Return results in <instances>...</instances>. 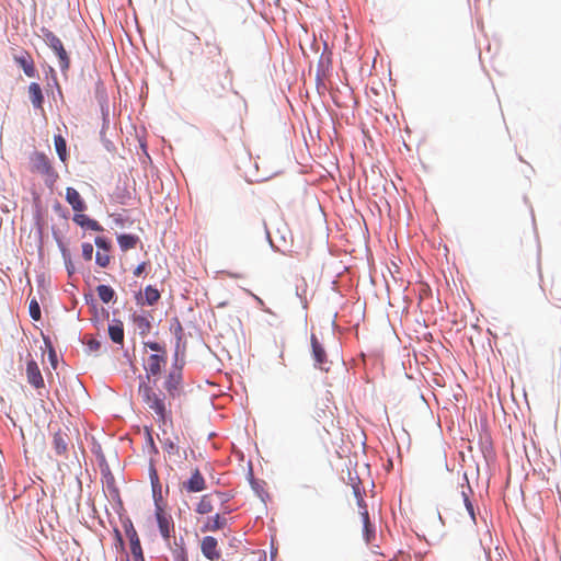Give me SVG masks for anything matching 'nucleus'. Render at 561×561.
Masks as SVG:
<instances>
[{
	"instance_id": "nucleus-13",
	"label": "nucleus",
	"mask_w": 561,
	"mask_h": 561,
	"mask_svg": "<svg viewBox=\"0 0 561 561\" xmlns=\"http://www.w3.org/2000/svg\"><path fill=\"white\" fill-rule=\"evenodd\" d=\"M203 554L210 561H218L221 557L218 550V541L215 537L206 536L201 543Z\"/></svg>"
},
{
	"instance_id": "nucleus-24",
	"label": "nucleus",
	"mask_w": 561,
	"mask_h": 561,
	"mask_svg": "<svg viewBox=\"0 0 561 561\" xmlns=\"http://www.w3.org/2000/svg\"><path fill=\"white\" fill-rule=\"evenodd\" d=\"M117 242L122 251H128L137 245L139 238L135 234H119Z\"/></svg>"
},
{
	"instance_id": "nucleus-44",
	"label": "nucleus",
	"mask_w": 561,
	"mask_h": 561,
	"mask_svg": "<svg viewBox=\"0 0 561 561\" xmlns=\"http://www.w3.org/2000/svg\"><path fill=\"white\" fill-rule=\"evenodd\" d=\"M213 92L217 95V96H221V93L220 92H217L215 90H213Z\"/></svg>"
},
{
	"instance_id": "nucleus-4",
	"label": "nucleus",
	"mask_w": 561,
	"mask_h": 561,
	"mask_svg": "<svg viewBox=\"0 0 561 561\" xmlns=\"http://www.w3.org/2000/svg\"><path fill=\"white\" fill-rule=\"evenodd\" d=\"M199 64L203 67H210L213 65H222L226 77L229 75V69L227 68L226 60L224 58L222 48L220 44L214 41H206L205 47L201 50V59Z\"/></svg>"
},
{
	"instance_id": "nucleus-33",
	"label": "nucleus",
	"mask_w": 561,
	"mask_h": 561,
	"mask_svg": "<svg viewBox=\"0 0 561 561\" xmlns=\"http://www.w3.org/2000/svg\"><path fill=\"white\" fill-rule=\"evenodd\" d=\"M550 295L556 301L557 306L561 308V286H554L550 289Z\"/></svg>"
},
{
	"instance_id": "nucleus-37",
	"label": "nucleus",
	"mask_w": 561,
	"mask_h": 561,
	"mask_svg": "<svg viewBox=\"0 0 561 561\" xmlns=\"http://www.w3.org/2000/svg\"><path fill=\"white\" fill-rule=\"evenodd\" d=\"M136 322L138 323V328L142 330H149L150 323L145 317H137Z\"/></svg>"
},
{
	"instance_id": "nucleus-8",
	"label": "nucleus",
	"mask_w": 561,
	"mask_h": 561,
	"mask_svg": "<svg viewBox=\"0 0 561 561\" xmlns=\"http://www.w3.org/2000/svg\"><path fill=\"white\" fill-rule=\"evenodd\" d=\"M353 490H354V494L357 499V504L360 510L359 515H360V520L363 524L364 538H365L366 542H370L371 538H374V536H375V529L370 524L369 514H368L365 501L360 494V490H359L358 485H354Z\"/></svg>"
},
{
	"instance_id": "nucleus-29",
	"label": "nucleus",
	"mask_w": 561,
	"mask_h": 561,
	"mask_svg": "<svg viewBox=\"0 0 561 561\" xmlns=\"http://www.w3.org/2000/svg\"><path fill=\"white\" fill-rule=\"evenodd\" d=\"M95 262L101 267H106L111 262L110 252L105 251H96Z\"/></svg>"
},
{
	"instance_id": "nucleus-21",
	"label": "nucleus",
	"mask_w": 561,
	"mask_h": 561,
	"mask_svg": "<svg viewBox=\"0 0 561 561\" xmlns=\"http://www.w3.org/2000/svg\"><path fill=\"white\" fill-rule=\"evenodd\" d=\"M68 435L61 430L55 432L53 437V446L58 455H64L67 451Z\"/></svg>"
},
{
	"instance_id": "nucleus-41",
	"label": "nucleus",
	"mask_w": 561,
	"mask_h": 561,
	"mask_svg": "<svg viewBox=\"0 0 561 561\" xmlns=\"http://www.w3.org/2000/svg\"><path fill=\"white\" fill-rule=\"evenodd\" d=\"M115 537H116L117 542L119 543V546L123 547L124 541H123L121 533L117 529H115Z\"/></svg>"
},
{
	"instance_id": "nucleus-31",
	"label": "nucleus",
	"mask_w": 561,
	"mask_h": 561,
	"mask_svg": "<svg viewBox=\"0 0 561 561\" xmlns=\"http://www.w3.org/2000/svg\"><path fill=\"white\" fill-rule=\"evenodd\" d=\"M94 242H95V245L98 248V251H105V252H110L111 251V243L105 238L96 237Z\"/></svg>"
},
{
	"instance_id": "nucleus-18",
	"label": "nucleus",
	"mask_w": 561,
	"mask_h": 561,
	"mask_svg": "<svg viewBox=\"0 0 561 561\" xmlns=\"http://www.w3.org/2000/svg\"><path fill=\"white\" fill-rule=\"evenodd\" d=\"M72 220L82 228H87L92 231H103V227L96 220L91 219L81 213L75 214Z\"/></svg>"
},
{
	"instance_id": "nucleus-32",
	"label": "nucleus",
	"mask_w": 561,
	"mask_h": 561,
	"mask_svg": "<svg viewBox=\"0 0 561 561\" xmlns=\"http://www.w3.org/2000/svg\"><path fill=\"white\" fill-rule=\"evenodd\" d=\"M93 245L89 242L82 244V256L85 261H91L93 256Z\"/></svg>"
},
{
	"instance_id": "nucleus-25",
	"label": "nucleus",
	"mask_w": 561,
	"mask_h": 561,
	"mask_svg": "<svg viewBox=\"0 0 561 561\" xmlns=\"http://www.w3.org/2000/svg\"><path fill=\"white\" fill-rule=\"evenodd\" d=\"M56 151L62 162L67 159V144L61 135H56L54 138Z\"/></svg>"
},
{
	"instance_id": "nucleus-46",
	"label": "nucleus",
	"mask_w": 561,
	"mask_h": 561,
	"mask_svg": "<svg viewBox=\"0 0 561 561\" xmlns=\"http://www.w3.org/2000/svg\"><path fill=\"white\" fill-rule=\"evenodd\" d=\"M195 41L199 42V37L197 35H195Z\"/></svg>"
},
{
	"instance_id": "nucleus-39",
	"label": "nucleus",
	"mask_w": 561,
	"mask_h": 561,
	"mask_svg": "<svg viewBox=\"0 0 561 561\" xmlns=\"http://www.w3.org/2000/svg\"><path fill=\"white\" fill-rule=\"evenodd\" d=\"M151 483L153 490L156 489V485L159 483L157 471L153 468H151Z\"/></svg>"
},
{
	"instance_id": "nucleus-9",
	"label": "nucleus",
	"mask_w": 561,
	"mask_h": 561,
	"mask_svg": "<svg viewBox=\"0 0 561 561\" xmlns=\"http://www.w3.org/2000/svg\"><path fill=\"white\" fill-rule=\"evenodd\" d=\"M156 518L161 536L165 541H169L174 534V523L172 516L165 513L158 503H156Z\"/></svg>"
},
{
	"instance_id": "nucleus-35",
	"label": "nucleus",
	"mask_w": 561,
	"mask_h": 561,
	"mask_svg": "<svg viewBox=\"0 0 561 561\" xmlns=\"http://www.w3.org/2000/svg\"><path fill=\"white\" fill-rule=\"evenodd\" d=\"M44 341H45L46 346L49 348V359H50L53 366H55L56 357H57L56 352L48 339L45 337Z\"/></svg>"
},
{
	"instance_id": "nucleus-47",
	"label": "nucleus",
	"mask_w": 561,
	"mask_h": 561,
	"mask_svg": "<svg viewBox=\"0 0 561 561\" xmlns=\"http://www.w3.org/2000/svg\"><path fill=\"white\" fill-rule=\"evenodd\" d=\"M217 495H218L219 497H224V494H222V493H217Z\"/></svg>"
},
{
	"instance_id": "nucleus-42",
	"label": "nucleus",
	"mask_w": 561,
	"mask_h": 561,
	"mask_svg": "<svg viewBox=\"0 0 561 561\" xmlns=\"http://www.w3.org/2000/svg\"><path fill=\"white\" fill-rule=\"evenodd\" d=\"M176 561H187V558H186V554L181 551L178 556H176Z\"/></svg>"
},
{
	"instance_id": "nucleus-2",
	"label": "nucleus",
	"mask_w": 561,
	"mask_h": 561,
	"mask_svg": "<svg viewBox=\"0 0 561 561\" xmlns=\"http://www.w3.org/2000/svg\"><path fill=\"white\" fill-rule=\"evenodd\" d=\"M334 425V413L329 402L318 403L308 422V426L319 438L330 434V428Z\"/></svg>"
},
{
	"instance_id": "nucleus-38",
	"label": "nucleus",
	"mask_w": 561,
	"mask_h": 561,
	"mask_svg": "<svg viewBox=\"0 0 561 561\" xmlns=\"http://www.w3.org/2000/svg\"><path fill=\"white\" fill-rule=\"evenodd\" d=\"M88 346L90 351L96 352L100 350L101 343L96 340H91L89 341Z\"/></svg>"
},
{
	"instance_id": "nucleus-22",
	"label": "nucleus",
	"mask_w": 561,
	"mask_h": 561,
	"mask_svg": "<svg viewBox=\"0 0 561 561\" xmlns=\"http://www.w3.org/2000/svg\"><path fill=\"white\" fill-rule=\"evenodd\" d=\"M215 510L213 494H205L196 505V513L201 515L209 514Z\"/></svg>"
},
{
	"instance_id": "nucleus-11",
	"label": "nucleus",
	"mask_w": 561,
	"mask_h": 561,
	"mask_svg": "<svg viewBox=\"0 0 561 561\" xmlns=\"http://www.w3.org/2000/svg\"><path fill=\"white\" fill-rule=\"evenodd\" d=\"M125 533L129 539L130 552L135 561H145L140 539L131 523L125 525Z\"/></svg>"
},
{
	"instance_id": "nucleus-7",
	"label": "nucleus",
	"mask_w": 561,
	"mask_h": 561,
	"mask_svg": "<svg viewBox=\"0 0 561 561\" xmlns=\"http://www.w3.org/2000/svg\"><path fill=\"white\" fill-rule=\"evenodd\" d=\"M165 364H167V352H162V354L150 355L148 357L147 364L145 366L146 377L142 378L140 382L152 383V380L157 379V376L160 375V373Z\"/></svg>"
},
{
	"instance_id": "nucleus-16",
	"label": "nucleus",
	"mask_w": 561,
	"mask_h": 561,
	"mask_svg": "<svg viewBox=\"0 0 561 561\" xmlns=\"http://www.w3.org/2000/svg\"><path fill=\"white\" fill-rule=\"evenodd\" d=\"M14 61L23 69L27 77L34 78L37 75L34 60L28 51H23L21 55H15Z\"/></svg>"
},
{
	"instance_id": "nucleus-28",
	"label": "nucleus",
	"mask_w": 561,
	"mask_h": 561,
	"mask_svg": "<svg viewBox=\"0 0 561 561\" xmlns=\"http://www.w3.org/2000/svg\"><path fill=\"white\" fill-rule=\"evenodd\" d=\"M28 311H30V316L33 320H35V321L41 320V316H42L41 307L35 298H33L30 301Z\"/></svg>"
},
{
	"instance_id": "nucleus-43",
	"label": "nucleus",
	"mask_w": 561,
	"mask_h": 561,
	"mask_svg": "<svg viewBox=\"0 0 561 561\" xmlns=\"http://www.w3.org/2000/svg\"><path fill=\"white\" fill-rule=\"evenodd\" d=\"M221 512H224V514H226V513H229L231 511L228 507H225Z\"/></svg>"
},
{
	"instance_id": "nucleus-23",
	"label": "nucleus",
	"mask_w": 561,
	"mask_h": 561,
	"mask_svg": "<svg viewBox=\"0 0 561 561\" xmlns=\"http://www.w3.org/2000/svg\"><path fill=\"white\" fill-rule=\"evenodd\" d=\"M108 335L111 340L116 344H123L124 341V328L121 321H114L108 327Z\"/></svg>"
},
{
	"instance_id": "nucleus-34",
	"label": "nucleus",
	"mask_w": 561,
	"mask_h": 561,
	"mask_svg": "<svg viewBox=\"0 0 561 561\" xmlns=\"http://www.w3.org/2000/svg\"><path fill=\"white\" fill-rule=\"evenodd\" d=\"M145 347H148L151 351L157 352V354H162V352H167L165 348L157 342H146Z\"/></svg>"
},
{
	"instance_id": "nucleus-6",
	"label": "nucleus",
	"mask_w": 561,
	"mask_h": 561,
	"mask_svg": "<svg viewBox=\"0 0 561 561\" xmlns=\"http://www.w3.org/2000/svg\"><path fill=\"white\" fill-rule=\"evenodd\" d=\"M43 36L45 43L55 51L59 59V66L61 70H67L70 65L69 56L60 41L51 31L43 28Z\"/></svg>"
},
{
	"instance_id": "nucleus-15",
	"label": "nucleus",
	"mask_w": 561,
	"mask_h": 561,
	"mask_svg": "<svg viewBox=\"0 0 561 561\" xmlns=\"http://www.w3.org/2000/svg\"><path fill=\"white\" fill-rule=\"evenodd\" d=\"M183 488L190 493L202 492L206 489V482L198 469H195L191 478L183 483Z\"/></svg>"
},
{
	"instance_id": "nucleus-40",
	"label": "nucleus",
	"mask_w": 561,
	"mask_h": 561,
	"mask_svg": "<svg viewBox=\"0 0 561 561\" xmlns=\"http://www.w3.org/2000/svg\"><path fill=\"white\" fill-rule=\"evenodd\" d=\"M145 268H146V263H145V262L140 263V264L135 268V271H134V275H135V276H137V277H138V276H140V275L142 274V272L145 271Z\"/></svg>"
},
{
	"instance_id": "nucleus-3",
	"label": "nucleus",
	"mask_w": 561,
	"mask_h": 561,
	"mask_svg": "<svg viewBox=\"0 0 561 561\" xmlns=\"http://www.w3.org/2000/svg\"><path fill=\"white\" fill-rule=\"evenodd\" d=\"M30 170L45 176L47 185L51 186L58 179L57 172L54 170L48 157L44 152H34L30 157Z\"/></svg>"
},
{
	"instance_id": "nucleus-30",
	"label": "nucleus",
	"mask_w": 561,
	"mask_h": 561,
	"mask_svg": "<svg viewBox=\"0 0 561 561\" xmlns=\"http://www.w3.org/2000/svg\"><path fill=\"white\" fill-rule=\"evenodd\" d=\"M461 495H462V499H463L465 506H466V508H467L471 519L476 520L474 508H473L472 502L469 499V494L465 490H462L461 491Z\"/></svg>"
},
{
	"instance_id": "nucleus-36",
	"label": "nucleus",
	"mask_w": 561,
	"mask_h": 561,
	"mask_svg": "<svg viewBox=\"0 0 561 561\" xmlns=\"http://www.w3.org/2000/svg\"><path fill=\"white\" fill-rule=\"evenodd\" d=\"M62 255L65 259L67 271L69 274H71L73 272V265L71 263L70 255L66 249H62Z\"/></svg>"
},
{
	"instance_id": "nucleus-20",
	"label": "nucleus",
	"mask_w": 561,
	"mask_h": 561,
	"mask_svg": "<svg viewBox=\"0 0 561 561\" xmlns=\"http://www.w3.org/2000/svg\"><path fill=\"white\" fill-rule=\"evenodd\" d=\"M227 524V519L224 515L217 513L214 517L208 518V520L203 526V531H217L222 529Z\"/></svg>"
},
{
	"instance_id": "nucleus-19",
	"label": "nucleus",
	"mask_w": 561,
	"mask_h": 561,
	"mask_svg": "<svg viewBox=\"0 0 561 561\" xmlns=\"http://www.w3.org/2000/svg\"><path fill=\"white\" fill-rule=\"evenodd\" d=\"M28 96L35 108H42L44 103V95L41 85L36 82H32L28 85Z\"/></svg>"
},
{
	"instance_id": "nucleus-27",
	"label": "nucleus",
	"mask_w": 561,
	"mask_h": 561,
	"mask_svg": "<svg viewBox=\"0 0 561 561\" xmlns=\"http://www.w3.org/2000/svg\"><path fill=\"white\" fill-rule=\"evenodd\" d=\"M159 299L160 293L157 288L150 285L145 288V302L148 306H153Z\"/></svg>"
},
{
	"instance_id": "nucleus-45",
	"label": "nucleus",
	"mask_w": 561,
	"mask_h": 561,
	"mask_svg": "<svg viewBox=\"0 0 561 561\" xmlns=\"http://www.w3.org/2000/svg\"><path fill=\"white\" fill-rule=\"evenodd\" d=\"M466 488H467L468 492H470V493L472 492V491H471V488H470V485H469V484H467V486H466Z\"/></svg>"
},
{
	"instance_id": "nucleus-10",
	"label": "nucleus",
	"mask_w": 561,
	"mask_h": 561,
	"mask_svg": "<svg viewBox=\"0 0 561 561\" xmlns=\"http://www.w3.org/2000/svg\"><path fill=\"white\" fill-rule=\"evenodd\" d=\"M182 382V369L181 367L173 366L165 377L163 388L169 398H175L180 394Z\"/></svg>"
},
{
	"instance_id": "nucleus-1",
	"label": "nucleus",
	"mask_w": 561,
	"mask_h": 561,
	"mask_svg": "<svg viewBox=\"0 0 561 561\" xmlns=\"http://www.w3.org/2000/svg\"><path fill=\"white\" fill-rule=\"evenodd\" d=\"M138 394L147 408L156 415V421L160 426H165L172 423L171 419V400L169 394L162 392L157 387V379L152 383L140 382L138 387Z\"/></svg>"
},
{
	"instance_id": "nucleus-17",
	"label": "nucleus",
	"mask_w": 561,
	"mask_h": 561,
	"mask_svg": "<svg viewBox=\"0 0 561 561\" xmlns=\"http://www.w3.org/2000/svg\"><path fill=\"white\" fill-rule=\"evenodd\" d=\"M66 201L71 205L72 209L77 213H82L87 206L79 192L73 187H67Z\"/></svg>"
},
{
	"instance_id": "nucleus-5",
	"label": "nucleus",
	"mask_w": 561,
	"mask_h": 561,
	"mask_svg": "<svg viewBox=\"0 0 561 561\" xmlns=\"http://www.w3.org/2000/svg\"><path fill=\"white\" fill-rule=\"evenodd\" d=\"M178 440V437L172 438L167 436V432L164 430L162 431V438H160V442L165 454V458L171 465L181 468L184 459L186 458V451L180 449Z\"/></svg>"
},
{
	"instance_id": "nucleus-26",
	"label": "nucleus",
	"mask_w": 561,
	"mask_h": 561,
	"mask_svg": "<svg viewBox=\"0 0 561 561\" xmlns=\"http://www.w3.org/2000/svg\"><path fill=\"white\" fill-rule=\"evenodd\" d=\"M96 293H98L99 298L104 304H108L113 299V297L115 295L113 288L107 286V285H99L96 287Z\"/></svg>"
},
{
	"instance_id": "nucleus-14",
	"label": "nucleus",
	"mask_w": 561,
	"mask_h": 561,
	"mask_svg": "<svg viewBox=\"0 0 561 561\" xmlns=\"http://www.w3.org/2000/svg\"><path fill=\"white\" fill-rule=\"evenodd\" d=\"M311 347H312V354L316 362V365L323 370H329L328 367H325L327 364V353L323 348L322 344L319 342L318 337L314 334H311Z\"/></svg>"
},
{
	"instance_id": "nucleus-12",
	"label": "nucleus",
	"mask_w": 561,
	"mask_h": 561,
	"mask_svg": "<svg viewBox=\"0 0 561 561\" xmlns=\"http://www.w3.org/2000/svg\"><path fill=\"white\" fill-rule=\"evenodd\" d=\"M26 378L28 383L35 389H42L45 386L41 369L33 358L26 363Z\"/></svg>"
}]
</instances>
